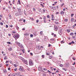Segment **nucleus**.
Listing matches in <instances>:
<instances>
[{
  "label": "nucleus",
  "mask_w": 76,
  "mask_h": 76,
  "mask_svg": "<svg viewBox=\"0 0 76 76\" xmlns=\"http://www.w3.org/2000/svg\"><path fill=\"white\" fill-rule=\"evenodd\" d=\"M46 56H49L50 55V53H46Z\"/></svg>",
  "instance_id": "nucleus-35"
},
{
  "label": "nucleus",
  "mask_w": 76,
  "mask_h": 76,
  "mask_svg": "<svg viewBox=\"0 0 76 76\" xmlns=\"http://www.w3.org/2000/svg\"><path fill=\"white\" fill-rule=\"evenodd\" d=\"M33 36H34V35L33 34H31L30 35L31 37H33Z\"/></svg>",
  "instance_id": "nucleus-38"
},
{
  "label": "nucleus",
  "mask_w": 76,
  "mask_h": 76,
  "mask_svg": "<svg viewBox=\"0 0 76 76\" xmlns=\"http://www.w3.org/2000/svg\"><path fill=\"white\" fill-rule=\"evenodd\" d=\"M9 50L10 51H11V50H12V48H10Z\"/></svg>",
  "instance_id": "nucleus-51"
},
{
  "label": "nucleus",
  "mask_w": 76,
  "mask_h": 76,
  "mask_svg": "<svg viewBox=\"0 0 76 76\" xmlns=\"http://www.w3.org/2000/svg\"><path fill=\"white\" fill-rule=\"evenodd\" d=\"M20 50H21L22 51H23V53H25V49H23V50L20 49Z\"/></svg>",
  "instance_id": "nucleus-10"
},
{
  "label": "nucleus",
  "mask_w": 76,
  "mask_h": 76,
  "mask_svg": "<svg viewBox=\"0 0 76 76\" xmlns=\"http://www.w3.org/2000/svg\"><path fill=\"white\" fill-rule=\"evenodd\" d=\"M12 76H16V75H15V73H13L12 74Z\"/></svg>",
  "instance_id": "nucleus-32"
},
{
  "label": "nucleus",
  "mask_w": 76,
  "mask_h": 76,
  "mask_svg": "<svg viewBox=\"0 0 76 76\" xmlns=\"http://www.w3.org/2000/svg\"><path fill=\"white\" fill-rule=\"evenodd\" d=\"M6 27L7 28H8V25H6Z\"/></svg>",
  "instance_id": "nucleus-61"
},
{
  "label": "nucleus",
  "mask_w": 76,
  "mask_h": 76,
  "mask_svg": "<svg viewBox=\"0 0 76 76\" xmlns=\"http://www.w3.org/2000/svg\"><path fill=\"white\" fill-rule=\"evenodd\" d=\"M16 28L17 29V30H18V29H19V27H18V26H16Z\"/></svg>",
  "instance_id": "nucleus-23"
},
{
  "label": "nucleus",
  "mask_w": 76,
  "mask_h": 76,
  "mask_svg": "<svg viewBox=\"0 0 76 76\" xmlns=\"http://www.w3.org/2000/svg\"><path fill=\"white\" fill-rule=\"evenodd\" d=\"M23 20L22 19H20L19 20V21H22Z\"/></svg>",
  "instance_id": "nucleus-41"
},
{
  "label": "nucleus",
  "mask_w": 76,
  "mask_h": 76,
  "mask_svg": "<svg viewBox=\"0 0 76 76\" xmlns=\"http://www.w3.org/2000/svg\"><path fill=\"white\" fill-rule=\"evenodd\" d=\"M50 46H51V45H50V44H49L48 45V47H50Z\"/></svg>",
  "instance_id": "nucleus-64"
},
{
  "label": "nucleus",
  "mask_w": 76,
  "mask_h": 76,
  "mask_svg": "<svg viewBox=\"0 0 76 76\" xmlns=\"http://www.w3.org/2000/svg\"><path fill=\"white\" fill-rule=\"evenodd\" d=\"M29 65L30 66H33L34 65V63L32 61V60H30L29 61Z\"/></svg>",
  "instance_id": "nucleus-2"
},
{
  "label": "nucleus",
  "mask_w": 76,
  "mask_h": 76,
  "mask_svg": "<svg viewBox=\"0 0 76 76\" xmlns=\"http://www.w3.org/2000/svg\"><path fill=\"white\" fill-rule=\"evenodd\" d=\"M7 72V71H6V69H4L3 70V72H4V73H6Z\"/></svg>",
  "instance_id": "nucleus-22"
},
{
  "label": "nucleus",
  "mask_w": 76,
  "mask_h": 76,
  "mask_svg": "<svg viewBox=\"0 0 76 76\" xmlns=\"http://www.w3.org/2000/svg\"><path fill=\"white\" fill-rule=\"evenodd\" d=\"M62 69H63V70H65V71H66V70H67V69H66L64 68H62Z\"/></svg>",
  "instance_id": "nucleus-30"
},
{
  "label": "nucleus",
  "mask_w": 76,
  "mask_h": 76,
  "mask_svg": "<svg viewBox=\"0 0 76 76\" xmlns=\"http://www.w3.org/2000/svg\"><path fill=\"white\" fill-rule=\"evenodd\" d=\"M4 60H7V56H5L4 57Z\"/></svg>",
  "instance_id": "nucleus-13"
},
{
  "label": "nucleus",
  "mask_w": 76,
  "mask_h": 76,
  "mask_svg": "<svg viewBox=\"0 0 76 76\" xmlns=\"http://www.w3.org/2000/svg\"><path fill=\"white\" fill-rule=\"evenodd\" d=\"M19 70L21 72H23V69L22 66H20V68L19 69Z\"/></svg>",
  "instance_id": "nucleus-4"
},
{
  "label": "nucleus",
  "mask_w": 76,
  "mask_h": 76,
  "mask_svg": "<svg viewBox=\"0 0 76 76\" xmlns=\"http://www.w3.org/2000/svg\"><path fill=\"white\" fill-rule=\"evenodd\" d=\"M8 8H9V9H11V7H10V6H8Z\"/></svg>",
  "instance_id": "nucleus-48"
},
{
  "label": "nucleus",
  "mask_w": 76,
  "mask_h": 76,
  "mask_svg": "<svg viewBox=\"0 0 76 76\" xmlns=\"http://www.w3.org/2000/svg\"><path fill=\"white\" fill-rule=\"evenodd\" d=\"M75 64H76V63H75V62H74V64H72V65H75Z\"/></svg>",
  "instance_id": "nucleus-58"
},
{
  "label": "nucleus",
  "mask_w": 76,
  "mask_h": 76,
  "mask_svg": "<svg viewBox=\"0 0 76 76\" xmlns=\"http://www.w3.org/2000/svg\"><path fill=\"white\" fill-rule=\"evenodd\" d=\"M18 10L19 12H20V11H21V10L19 8H18Z\"/></svg>",
  "instance_id": "nucleus-29"
},
{
  "label": "nucleus",
  "mask_w": 76,
  "mask_h": 76,
  "mask_svg": "<svg viewBox=\"0 0 76 76\" xmlns=\"http://www.w3.org/2000/svg\"><path fill=\"white\" fill-rule=\"evenodd\" d=\"M33 10H34V11H35V8H33Z\"/></svg>",
  "instance_id": "nucleus-60"
},
{
  "label": "nucleus",
  "mask_w": 76,
  "mask_h": 76,
  "mask_svg": "<svg viewBox=\"0 0 76 76\" xmlns=\"http://www.w3.org/2000/svg\"><path fill=\"white\" fill-rule=\"evenodd\" d=\"M54 29L55 31H57V30H58V27L56 26L55 25L54 26Z\"/></svg>",
  "instance_id": "nucleus-3"
},
{
  "label": "nucleus",
  "mask_w": 76,
  "mask_h": 76,
  "mask_svg": "<svg viewBox=\"0 0 76 76\" xmlns=\"http://www.w3.org/2000/svg\"><path fill=\"white\" fill-rule=\"evenodd\" d=\"M70 35H74V34L73 33V32H72V33H71L70 34Z\"/></svg>",
  "instance_id": "nucleus-15"
},
{
  "label": "nucleus",
  "mask_w": 76,
  "mask_h": 76,
  "mask_svg": "<svg viewBox=\"0 0 76 76\" xmlns=\"http://www.w3.org/2000/svg\"><path fill=\"white\" fill-rule=\"evenodd\" d=\"M39 11L40 12H41V9L39 8Z\"/></svg>",
  "instance_id": "nucleus-26"
},
{
  "label": "nucleus",
  "mask_w": 76,
  "mask_h": 76,
  "mask_svg": "<svg viewBox=\"0 0 76 76\" xmlns=\"http://www.w3.org/2000/svg\"><path fill=\"white\" fill-rule=\"evenodd\" d=\"M64 21L65 22H67L68 21V20L67 19H65Z\"/></svg>",
  "instance_id": "nucleus-27"
},
{
  "label": "nucleus",
  "mask_w": 76,
  "mask_h": 76,
  "mask_svg": "<svg viewBox=\"0 0 76 76\" xmlns=\"http://www.w3.org/2000/svg\"><path fill=\"white\" fill-rule=\"evenodd\" d=\"M64 41V40H62V41H61V44H63V43H64V42H63Z\"/></svg>",
  "instance_id": "nucleus-28"
},
{
  "label": "nucleus",
  "mask_w": 76,
  "mask_h": 76,
  "mask_svg": "<svg viewBox=\"0 0 76 76\" xmlns=\"http://www.w3.org/2000/svg\"><path fill=\"white\" fill-rule=\"evenodd\" d=\"M72 60H73L74 61L75 60V58H74V57H72Z\"/></svg>",
  "instance_id": "nucleus-46"
},
{
  "label": "nucleus",
  "mask_w": 76,
  "mask_h": 76,
  "mask_svg": "<svg viewBox=\"0 0 76 76\" xmlns=\"http://www.w3.org/2000/svg\"><path fill=\"white\" fill-rule=\"evenodd\" d=\"M42 34H43V31H41L40 32V35H42Z\"/></svg>",
  "instance_id": "nucleus-12"
},
{
  "label": "nucleus",
  "mask_w": 76,
  "mask_h": 76,
  "mask_svg": "<svg viewBox=\"0 0 76 76\" xmlns=\"http://www.w3.org/2000/svg\"><path fill=\"white\" fill-rule=\"evenodd\" d=\"M64 3H63L62 4V5H61V7H63V5H64Z\"/></svg>",
  "instance_id": "nucleus-57"
},
{
  "label": "nucleus",
  "mask_w": 76,
  "mask_h": 76,
  "mask_svg": "<svg viewBox=\"0 0 76 76\" xmlns=\"http://www.w3.org/2000/svg\"><path fill=\"white\" fill-rule=\"evenodd\" d=\"M8 70H10V68H8Z\"/></svg>",
  "instance_id": "nucleus-63"
},
{
  "label": "nucleus",
  "mask_w": 76,
  "mask_h": 76,
  "mask_svg": "<svg viewBox=\"0 0 76 76\" xmlns=\"http://www.w3.org/2000/svg\"><path fill=\"white\" fill-rule=\"evenodd\" d=\"M15 75H17V76H20V72H17L15 74Z\"/></svg>",
  "instance_id": "nucleus-8"
},
{
  "label": "nucleus",
  "mask_w": 76,
  "mask_h": 76,
  "mask_svg": "<svg viewBox=\"0 0 76 76\" xmlns=\"http://www.w3.org/2000/svg\"><path fill=\"white\" fill-rule=\"evenodd\" d=\"M74 15V14H71V17H73V16Z\"/></svg>",
  "instance_id": "nucleus-25"
},
{
  "label": "nucleus",
  "mask_w": 76,
  "mask_h": 76,
  "mask_svg": "<svg viewBox=\"0 0 76 76\" xmlns=\"http://www.w3.org/2000/svg\"><path fill=\"white\" fill-rule=\"evenodd\" d=\"M38 49H39V50H40V49H41V46H38Z\"/></svg>",
  "instance_id": "nucleus-21"
},
{
  "label": "nucleus",
  "mask_w": 76,
  "mask_h": 76,
  "mask_svg": "<svg viewBox=\"0 0 76 76\" xmlns=\"http://www.w3.org/2000/svg\"><path fill=\"white\" fill-rule=\"evenodd\" d=\"M9 61H6V64H7V63H9Z\"/></svg>",
  "instance_id": "nucleus-34"
},
{
  "label": "nucleus",
  "mask_w": 76,
  "mask_h": 76,
  "mask_svg": "<svg viewBox=\"0 0 76 76\" xmlns=\"http://www.w3.org/2000/svg\"><path fill=\"white\" fill-rule=\"evenodd\" d=\"M58 33L60 35H61V33L59 31H58Z\"/></svg>",
  "instance_id": "nucleus-20"
},
{
  "label": "nucleus",
  "mask_w": 76,
  "mask_h": 76,
  "mask_svg": "<svg viewBox=\"0 0 76 76\" xmlns=\"http://www.w3.org/2000/svg\"><path fill=\"white\" fill-rule=\"evenodd\" d=\"M72 43V44H75V42H73V41H72V42H71Z\"/></svg>",
  "instance_id": "nucleus-49"
},
{
  "label": "nucleus",
  "mask_w": 76,
  "mask_h": 76,
  "mask_svg": "<svg viewBox=\"0 0 76 76\" xmlns=\"http://www.w3.org/2000/svg\"><path fill=\"white\" fill-rule=\"evenodd\" d=\"M47 18H50V15H48L47 16Z\"/></svg>",
  "instance_id": "nucleus-53"
},
{
  "label": "nucleus",
  "mask_w": 76,
  "mask_h": 76,
  "mask_svg": "<svg viewBox=\"0 0 76 76\" xmlns=\"http://www.w3.org/2000/svg\"><path fill=\"white\" fill-rule=\"evenodd\" d=\"M52 18H54V15H52Z\"/></svg>",
  "instance_id": "nucleus-47"
},
{
  "label": "nucleus",
  "mask_w": 76,
  "mask_h": 76,
  "mask_svg": "<svg viewBox=\"0 0 76 76\" xmlns=\"http://www.w3.org/2000/svg\"><path fill=\"white\" fill-rule=\"evenodd\" d=\"M43 19L44 20H45L46 18L45 16H44Z\"/></svg>",
  "instance_id": "nucleus-52"
},
{
  "label": "nucleus",
  "mask_w": 76,
  "mask_h": 76,
  "mask_svg": "<svg viewBox=\"0 0 76 76\" xmlns=\"http://www.w3.org/2000/svg\"><path fill=\"white\" fill-rule=\"evenodd\" d=\"M20 48H23V45L22 44H20L19 46Z\"/></svg>",
  "instance_id": "nucleus-9"
},
{
  "label": "nucleus",
  "mask_w": 76,
  "mask_h": 76,
  "mask_svg": "<svg viewBox=\"0 0 76 76\" xmlns=\"http://www.w3.org/2000/svg\"><path fill=\"white\" fill-rule=\"evenodd\" d=\"M34 35H35V36H36L37 35V33L36 32H34Z\"/></svg>",
  "instance_id": "nucleus-17"
},
{
  "label": "nucleus",
  "mask_w": 76,
  "mask_h": 76,
  "mask_svg": "<svg viewBox=\"0 0 76 76\" xmlns=\"http://www.w3.org/2000/svg\"><path fill=\"white\" fill-rule=\"evenodd\" d=\"M48 72L49 73H51V71H49V70H48Z\"/></svg>",
  "instance_id": "nucleus-45"
},
{
  "label": "nucleus",
  "mask_w": 76,
  "mask_h": 76,
  "mask_svg": "<svg viewBox=\"0 0 76 76\" xmlns=\"http://www.w3.org/2000/svg\"><path fill=\"white\" fill-rule=\"evenodd\" d=\"M7 44H11V43L10 42H7Z\"/></svg>",
  "instance_id": "nucleus-37"
},
{
  "label": "nucleus",
  "mask_w": 76,
  "mask_h": 76,
  "mask_svg": "<svg viewBox=\"0 0 76 76\" xmlns=\"http://www.w3.org/2000/svg\"><path fill=\"white\" fill-rule=\"evenodd\" d=\"M23 22L25 23V19H24L23 20Z\"/></svg>",
  "instance_id": "nucleus-56"
},
{
  "label": "nucleus",
  "mask_w": 76,
  "mask_h": 76,
  "mask_svg": "<svg viewBox=\"0 0 76 76\" xmlns=\"http://www.w3.org/2000/svg\"><path fill=\"white\" fill-rule=\"evenodd\" d=\"M67 32H70V30L69 29H67Z\"/></svg>",
  "instance_id": "nucleus-33"
},
{
  "label": "nucleus",
  "mask_w": 76,
  "mask_h": 76,
  "mask_svg": "<svg viewBox=\"0 0 76 76\" xmlns=\"http://www.w3.org/2000/svg\"><path fill=\"white\" fill-rule=\"evenodd\" d=\"M61 33V34H62V29H60V30L59 31Z\"/></svg>",
  "instance_id": "nucleus-24"
},
{
  "label": "nucleus",
  "mask_w": 76,
  "mask_h": 76,
  "mask_svg": "<svg viewBox=\"0 0 76 76\" xmlns=\"http://www.w3.org/2000/svg\"><path fill=\"white\" fill-rule=\"evenodd\" d=\"M73 20H74V19L73 18H72L71 19V22H73Z\"/></svg>",
  "instance_id": "nucleus-19"
},
{
  "label": "nucleus",
  "mask_w": 76,
  "mask_h": 76,
  "mask_svg": "<svg viewBox=\"0 0 76 76\" xmlns=\"http://www.w3.org/2000/svg\"><path fill=\"white\" fill-rule=\"evenodd\" d=\"M38 70L39 71H42V67H39L38 68Z\"/></svg>",
  "instance_id": "nucleus-7"
},
{
  "label": "nucleus",
  "mask_w": 76,
  "mask_h": 76,
  "mask_svg": "<svg viewBox=\"0 0 76 76\" xmlns=\"http://www.w3.org/2000/svg\"><path fill=\"white\" fill-rule=\"evenodd\" d=\"M14 66H15V67H16V64H14Z\"/></svg>",
  "instance_id": "nucleus-54"
},
{
  "label": "nucleus",
  "mask_w": 76,
  "mask_h": 76,
  "mask_svg": "<svg viewBox=\"0 0 76 76\" xmlns=\"http://www.w3.org/2000/svg\"><path fill=\"white\" fill-rule=\"evenodd\" d=\"M53 58V56H50L49 57V58L50 59H51Z\"/></svg>",
  "instance_id": "nucleus-31"
},
{
  "label": "nucleus",
  "mask_w": 76,
  "mask_h": 76,
  "mask_svg": "<svg viewBox=\"0 0 76 76\" xmlns=\"http://www.w3.org/2000/svg\"><path fill=\"white\" fill-rule=\"evenodd\" d=\"M50 8H51V9H53V7H50Z\"/></svg>",
  "instance_id": "nucleus-62"
},
{
  "label": "nucleus",
  "mask_w": 76,
  "mask_h": 76,
  "mask_svg": "<svg viewBox=\"0 0 76 76\" xmlns=\"http://www.w3.org/2000/svg\"><path fill=\"white\" fill-rule=\"evenodd\" d=\"M39 22V20H36L37 23H38Z\"/></svg>",
  "instance_id": "nucleus-39"
},
{
  "label": "nucleus",
  "mask_w": 76,
  "mask_h": 76,
  "mask_svg": "<svg viewBox=\"0 0 76 76\" xmlns=\"http://www.w3.org/2000/svg\"><path fill=\"white\" fill-rule=\"evenodd\" d=\"M17 70V68H15V69H14V71H16Z\"/></svg>",
  "instance_id": "nucleus-43"
},
{
  "label": "nucleus",
  "mask_w": 76,
  "mask_h": 76,
  "mask_svg": "<svg viewBox=\"0 0 76 76\" xmlns=\"http://www.w3.org/2000/svg\"><path fill=\"white\" fill-rule=\"evenodd\" d=\"M22 61L23 62H24V63H25V64H27L28 65V63L27 62V60H25V59H22Z\"/></svg>",
  "instance_id": "nucleus-5"
},
{
  "label": "nucleus",
  "mask_w": 76,
  "mask_h": 76,
  "mask_svg": "<svg viewBox=\"0 0 76 76\" xmlns=\"http://www.w3.org/2000/svg\"><path fill=\"white\" fill-rule=\"evenodd\" d=\"M41 6H42L43 7H44V6L42 4H40Z\"/></svg>",
  "instance_id": "nucleus-42"
},
{
  "label": "nucleus",
  "mask_w": 76,
  "mask_h": 76,
  "mask_svg": "<svg viewBox=\"0 0 76 76\" xmlns=\"http://www.w3.org/2000/svg\"><path fill=\"white\" fill-rule=\"evenodd\" d=\"M69 63H67L65 64V67H68L69 66Z\"/></svg>",
  "instance_id": "nucleus-6"
},
{
  "label": "nucleus",
  "mask_w": 76,
  "mask_h": 76,
  "mask_svg": "<svg viewBox=\"0 0 76 76\" xmlns=\"http://www.w3.org/2000/svg\"><path fill=\"white\" fill-rule=\"evenodd\" d=\"M14 38H17V39H18V38H19V34H15L14 35Z\"/></svg>",
  "instance_id": "nucleus-1"
},
{
  "label": "nucleus",
  "mask_w": 76,
  "mask_h": 76,
  "mask_svg": "<svg viewBox=\"0 0 76 76\" xmlns=\"http://www.w3.org/2000/svg\"><path fill=\"white\" fill-rule=\"evenodd\" d=\"M15 43H16V44H17V45H18L19 46V45L20 44V43L18 42H16Z\"/></svg>",
  "instance_id": "nucleus-11"
},
{
  "label": "nucleus",
  "mask_w": 76,
  "mask_h": 76,
  "mask_svg": "<svg viewBox=\"0 0 76 76\" xmlns=\"http://www.w3.org/2000/svg\"><path fill=\"white\" fill-rule=\"evenodd\" d=\"M42 58H44L45 57L44 56V55H42Z\"/></svg>",
  "instance_id": "nucleus-36"
},
{
  "label": "nucleus",
  "mask_w": 76,
  "mask_h": 76,
  "mask_svg": "<svg viewBox=\"0 0 76 76\" xmlns=\"http://www.w3.org/2000/svg\"><path fill=\"white\" fill-rule=\"evenodd\" d=\"M1 25H3V23L1 22Z\"/></svg>",
  "instance_id": "nucleus-44"
},
{
  "label": "nucleus",
  "mask_w": 76,
  "mask_h": 76,
  "mask_svg": "<svg viewBox=\"0 0 76 76\" xmlns=\"http://www.w3.org/2000/svg\"><path fill=\"white\" fill-rule=\"evenodd\" d=\"M30 54L31 55V56H32V55H33V53H30Z\"/></svg>",
  "instance_id": "nucleus-55"
},
{
  "label": "nucleus",
  "mask_w": 76,
  "mask_h": 76,
  "mask_svg": "<svg viewBox=\"0 0 76 76\" xmlns=\"http://www.w3.org/2000/svg\"><path fill=\"white\" fill-rule=\"evenodd\" d=\"M43 70H44L45 71V70H47V69L44 68Z\"/></svg>",
  "instance_id": "nucleus-50"
},
{
  "label": "nucleus",
  "mask_w": 76,
  "mask_h": 76,
  "mask_svg": "<svg viewBox=\"0 0 76 76\" xmlns=\"http://www.w3.org/2000/svg\"><path fill=\"white\" fill-rule=\"evenodd\" d=\"M64 13V12L63 11H61V15H63Z\"/></svg>",
  "instance_id": "nucleus-16"
},
{
  "label": "nucleus",
  "mask_w": 76,
  "mask_h": 76,
  "mask_svg": "<svg viewBox=\"0 0 76 76\" xmlns=\"http://www.w3.org/2000/svg\"><path fill=\"white\" fill-rule=\"evenodd\" d=\"M56 14V15H57V14H59V12H57Z\"/></svg>",
  "instance_id": "nucleus-59"
},
{
  "label": "nucleus",
  "mask_w": 76,
  "mask_h": 76,
  "mask_svg": "<svg viewBox=\"0 0 76 76\" xmlns=\"http://www.w3.org/2000/svg\"><path fill=\"white\" fill-rule=\"evenodd\" d=\"M53 10H56V7H53Z\"/></svg>",
  "instance_id": "nucleus-14"
},
{
  "label": "nucleus",
  "mask_w": 76,
  "mask_h": 76,
  "mask_svg": "<svg viewBox=\"0 0 76 76\" xmlns=\"http://www.w3.org/2000/svg\"><path fill=\"white\" fill-rule=\"evenodd\" d=\"M59 66H60V67H63V66H64L62 64H60L59 65Z\"/></svg>",
  "instance_id": "nucleus-18"
},
{
  "label": "nucleus",
  "mask_w": 76,
  "mask_h": 76,
  "mask_svg": "<svg viewBox=\"0 0 76 76\" xmlns=\"http://www.w3.org/2000/svg\"><path fill=\"white\" fill-rule=\"evenodd\" d=\"M55 23L56 24H58V22H57V21L55 22Z\"/></svg>",
  "instance_id": "nucleus-40"
}]
</instances>
